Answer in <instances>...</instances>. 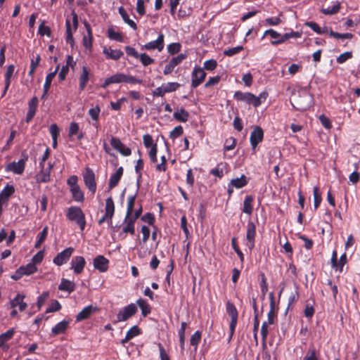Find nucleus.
Masks as SVG:
<instances>
[{
  "label": "nucleus",
  "instance_id": "a211bd4d",
  "mask_svg": "<svg viewBox=\"0 0 360 360\" xmlns=\"http://www.w3.org/2000/svg\"><path fill=\"white\" fill-rule=\"evenodd\" d=\"M186 58V55L181 53L177 56L172 58L168 64H167L163 70L165 75L170 74L174 69V68L180 64Z\"/></svg>",
  "mask_w": 360,
  "mask_h": 360
},
{
  "label": "nucleus",
  "instance_id": "774afa93",
  "mask_svg": "<svg viewBox=\"0 0 360 360\" xmlns=\"http://www.w3.org/2000/svg\"><path fill=\"white\" fill-rule=\"evenodd\" d=\"M181 44L179 43H172L167 46V51L170 54H175L180 51Z\"/></svg>",
  "mask_w": 360,
  "mask_h": 360
},
{
  "label": "nucleus",
  "instance_id": "dca6fc26",
  "mask_svg": "<svg viewBox=\"0 0 360 360\" xmlns=\"http://www.w3.org/2000/svg\"><path fill=\"white\" fill-rule=\"evenodd\" d=\"M276 319V314L274 310H269L268 312V319L266 321H264L261 328V335L262 337V340L264 342L269 333V325H272L274 323V321Z\"/></svg>",
  "mask_w": 360,
  "mask_h": 360
},
{
  "label": "nucleus",
  "instance_id": "cd10ccee",
  "mask_svg": "<svg viewBox=\"0 0 360 360\" xmlns=\"http://www.w3.org/2000/svg\"><path fill=\"white\" fill-rule=\"evenodd\" d=\"M89 80V71L86 66L82 67V73L79 77V89L83 91Z\"/></svg>",
  "mask_w": 360,
  "mask_h": 360
},
{
  "label": "nucleus",
  "instance_id": "f03ea898",
  "mask_svg": "<svg viewBox=\"0 0 360 360\" xmlns=\"http://www.w3.org/2000/svg\"><path fill=\"white\" fill-rule=\"evenodd\" d=\"M268 97L266 91H262L258 96L250 92L237 91L233 94V98L238 101L244 102L248 105H252L255 108L259 107Z\"/></svg>",
  "mask_w": 360,
  "mask_h": 360
},
{
  "label": "nucleus",
  "instance_id": "e2e57ef3",
  "mask_svg": "<svg viewBox=\"0 0 360 360\" xmlns=\"http://www.w3.org/2000/svg\"><path fill=\"white\" fill-rule=\"evenodd\" d=\"M44 257V252L42 250L39 251L37 254H35L32 258L30 263H33L34 265L37 266V264H40L43 260Z\"/></svg>",
  "mask_w": 360,
  "mask_h": 360
},
{
  "label": "nucleus",
  "instance_id": "7c9ffc66",
  "mask_svg": "<svg viewBox=\"0 0 360 360\" xmlns=\"http://www.w3.org/2000/svg\"><path fill=\"white\" fill-rule=\"evenodd\" d=\"M118 11L124 22L127 23L130 27H131L134 30H136L137 25L135 22H134L132 20L129 18V16L127 11L122 6H120L118 9Z\"/></svg>",
  "mask_w": 360,
  "mask_h": 360
},
{
  "label": "nucleus",
  "instance_id": "0eeeda50",
  "mask_svg": "<svg viewBox=\"0 0 360 360\" xmlns=\"http://www.w3.org/2000/svg\"><path fill=\"white\" fill-rule=\"evenodd\" d=\"M82 176L85 186L89 191L94 194L96 191V182L94 171L91 168L86 167Z\"/></svg>",
  "mask_w": 360,
  "mask_h": 360
},
{
  "label": "nucleus",
  "instance_id": "a18cd8bd",
  "mask_svg": "<svg viewBox=\"0 0 360 360\" xmlns=\"http://www.w3.org/2000/svg\"><path fill=\"white\" fill-rule=\"evenodd\" d=\"M347 262V255L346 253L342 254L339 260L336 261L335 265H332V267L334 268L336 271H339L342 272L343 270V267Z\"/></svg>",
  "mask_w": 360,
  "mask_h": 360
},
{
  "label": "nucleus",
  "instance_id": "39448f33",
  "mask_svg": "<svg viewBox=\"0 0 360 360\" xmlns=\"http://www.w3.org/2000/svg\"><path fill=\"white\" fill-rule=\"evenodd\" d=\"M137 312V307L136 304L131 303L121 309L117 316L114 323L127 321Z\"/></svg>",
  "mask_w": 360,
  "mask_h": 360
},
{
  "label": "nucleus",
  "instance_id": "473e14b6",
  "mask_svg": "<svg viewBox=\"0 0 360 360\" xmlns=\"http://www.w3.org/2000/svg\"><path fill=\"white\" fill-rule=\"evenodd\" d=\"M123 174V168L120 167L115 173H113L109 180V187L112 188L116 186Z\"/></svg>",
  "mask_w": 360,
  "mask_h": 360
},
{
  "label": "nucleus",
  "instance_id": "37998d69",
  "mask_svg": "<svg viewBox=\"0 0 360 360\" xmlns=\"http://www.w3.org/2000/svg\"><path fill=\"white\" fill-rule=\"evenodd\" d=\"M226 311L231 316V320H238V311L233 303L230 302L226 303Z\"/></svg>",
  "mask_w": 360,
  "mask_h": 360
},
{
  "label": "nucleus",
  "instance_id": "9b49d317",
  "mask_svg": "<svg viewBox=\"0 0 360 360\" xmlns=\"http://www.w3.org/2000/svg\"><path fill=\"white\" fill-rule=\"evenodd\" d=\"M40 171L35 175V179L37 183H48L51 181V172L53 165L48 163L47 167H40Z\"/></svg>",
  "mask_w": 360,
  "mask_h": 360
},
{
  "label": "nucleus",
  "instance_id": "bf43d9fd",
  "mask_svg": "<svg viewBox=\"0 0 360 360\" xmlns=\"http://www.w3.org/2000/svg\"><path fill=\"white\" fill-rule=\"evenodd\" d=\"M231 245H232L233 249L236 252V253L239 257L240 262H244V255H243V253L242 252V251L239 249V248L237 245L236 238H232Z\"/></svg>",
  "mask_w": 360,
  "mask_h": 360
},
{
  "label": "nucleus",
  "instance_id": "aec40b11",
  "mask_svg": "<svg viewBox=\"0 0 360 360\" xmlns=\"http://www.w3.org/2000/svg\"><path fill=\"white\" fill-rule=\"evenodd\" d=\"M25 297L24 295L18 293L13 299L11 300L10 307H18L20 311H23L27 307V304L24 301Z\"/></svg>",
  "mask_w": 360,
  "mask_h": 360
},
{
  "label": "nucleus",
  "instance_id": "5701e85b",
  "mask_svg": "<svg viewBox=\"0 0 360 360\" xmlns=\"http://www.w3.org/2000/svg\"><path fill=\"white\" fill-rule=\"evenodd\" d=\"M124 73H116L108 78H106L102 84L103 88H106L112 84H119L124 82Z\"/></svg>",
  "mask_w": 360,
  "mask_h": 360
},
{
  "label": "nucleus",
  "instance_id": "13d9d810",
  "mask_svg": "<svg viewBox=\"0 0 360 360\" xmlns=\"http://www.w3.org/2000/svg\"><path fill=\"white\" fill-rule=\"evenodd\" d=\"M38 32L41 36L51 37V31L49 26L44 25V22H41L39 26Z\"/></svg>",
  "mask_w": 360,
  "mask_h": 360
},
{
  "label": "nucleus",
  "instance_id": "423d86ee",
  "mask_svg": "<svg viewBox=\"0 0 360 360\" xmlns=\"http://www.w3.org/2000/svg\"><path fill=\"white\" fill-rule=\"evenodd\" d=\"M165 47V35L162 33H159L158 38L155 40L149 41L141 46L142 50L155 51L161 52Z\"/></svg>",
  "mask_w": 360,
  "mask_h": 360
},
{
  "label": "nucleus",
  "instance_id": "49530a36",
  "mask_svg": "<svg viewBox=\"0 0 360 360\" xmlns=\"http://www.w3.org/2000/svg\"><path fill=\"white\" fill-rule=\"evenodd\" d=\"M329 35L337 39H350L353 37V34L351 33H338L330 30L329 31Z\"/></svg>",
  "mask_w": 360,
  "mask_h": 360
},
{
  "label": "nucleus",
  "instance_id": "c85d7f7f",
  "mask_svg": "<svg viewBox=\"0 0 360 360\" xmlns=\"http://www.w3.org/2000/svg\"><path fill=\"white\" fill-rule=\"evenodd\" d=\"M254 197L252 195H246L242 207V212L243 213L247 214L248 215H251L253 211V203Z\"/></svg>",
  "mask_w": 360,
  "mask_h": 360
},
{
  "label": "nucleus",
  "instance_id": "864d4df0",
  "mask_svg": "<svg viewBox=\"0 0 360 360\" xmlns=\"http://www.w3.org/2000/svg\"><path fill=\"white\" fill-rule=\"evenodd\" d=\"M201 339V333L199 330H197L193 334L191 337V345L195 347V349L197 348L198 345L199 344Z\"/></svg>",
  "mask_w": 360,
  "mask_h": 360
},
{
  "label": "nucleus",
  "instance_id": "4be33fe9",
  "mask_svg": "<svg viewBox=\"0 0 360 360\" xmlns=\"http://www.w3.org/2000/svg\"><path fill=\"white\" fill-rule=\"evenodd\" d=\"M39 101L38 98L34 96L33 97L28 103L29 110L26 115V122H30L37 112Z\"/></svg>",
  "mask_w": 360,
  "mask_h": 360
},
{
  "label": "nucleus",
  "instance_id": "7ed1b4c3",
  "mask_svg": "<svg viewBox=\"0 0 360 360\" xmlns=\"http://www.w3.org/2000/svg\"><path fill=\"white\" fill-rule=\"evenodd\" d=\"M135 199L136 194L130 195L128 198L127 210L122 227V231L124 233H129L131 235H134L135 233L134 223L136 221L131 218V211L133 210Z\"/></svg>",
  "mask_w": 360,
  "mask_h": 360
},
{
  "label": "nucleus",
  "instance_id": "412c9836",
  "mask_svg": "<svg viewBox=\"0 0 360 360\" xmlns=\"http://www.w3.org/2000/svg\"><path fill=\"white\" fill-rule=\"evenodd\" d=\"M70 322L71 319H64L62 321L58 323L54 327L52 328L51 334L56 336L59 334L65 333Z\"/></svg>",
  "mask_w": 360,
  "mask_h": 360
},
{
  "label": "nucleus",
  "instance_id": "c03bdc74",
  "mask_svg": "<svg viewBox=\"0 0 360 360\" xmlns=\"http://www.w3.org/2000/svg\"><path fill=\"white\" fill-rule=\"evenodd\" d=\"M15 70L14 65H10L8 66L6 72L5 73V84L6 89H8L11 84V79L13 75Z\"/></svg>",
  "mask_w": 360,
  "mask_h": 360
},
{
  "label": "nucleus",
  "instance_id": "3c124183",
  "mask_svg": "<svg viewBox=\"0 0 360 360\" xmlns=\"http://www.w3.org/2000/svg\"><path fill=\"white\" fill-rule=\"evenodd\" d=\"M314 194V206L315 209H317L321 202V195L319 192V188L317 186H314L313 189Z\"/></svg>",
  "mask_w": 360,
  "mask_h": 360
},
{
  "label": "nucleus",
  "instance_id": "6e6d98bb",
  "mask_svg": "<svg viewBox=\"0 0 360 360\" xmlns=\"http://www.w3.org/2000/svg\"><path fill=\"white\" fill-rule=\"evenodd\" d=\"M61 305L58 300H53L49 307L46 310V313L55 312L60 310Z\"/></svg>",
  "mask_w": 360,
  "mask_h": 360
},
{
  "label": "nucleus",
  "instance_id": "2f4dec72",
  "mask_svg": "<svg viewBox=\"0 0 360 360\" xmlns=\"http://www.w3.org/2000/svg\"><path fill=\"white\" fill-rule=\"evenodd\" d=\"M58 289L62 291L72 292L75 290V284L70 280L62 278Z\"/></svg>",
  "mask_w": 360,
  "mask_h": 360
},
{
  "label": "nucleus",
  "instance_id": "f257e3e1",
  "mask_svg": "<svg viewBox=\"0 0 360 360\" xmlns=\"http://www.w3.org/2000/svg\"><path fill=\"white\" fill-rule=\"evenodd\" d=\"M292 105L297 110L304 111L314 104V98L309 90L302 88L298 90L297 94L291 100Z\"/></svg>",
  "mask_w": 360,
  "mask_h": 360
},
{
  "label": "nucleus",
  "instance_id": "72a5a7b5",
  "mask_svg": "<svg viewBox=\"0 0 360 360\" xmlns=\"http://www.w3.org/2000/svg\"><path fill=\"white\" fill-rule=\"evenodd\" d=\"M70 191L75 202H82L84 200V194L79 186L70 188Z\"/></svg>",
  "mask_w": 360,
  "mask_h": 360
},
{
  "label": "nucleus",
  "instance_id": "338daca9",
  "mask_svg": "<svg viewBox=\"0 0 360 360\" xmlns=\"http://www.w3.org/2000/svg\"><path fill=\"white\" fill-rule=\"evenodd\" d=\"M352 57V53L350 51L345 52L342 54H340L337 58V62L340 64L344 63L347 60L350 59Z\"/></svg>",
  "mask_w": 360,
  "mask_h": 360
},
{
  "label": "nucleus",
  "instance_id": "4c0bfd02",
  "mask_svg": "<svg viewBox=\"0 0 360 360\" xmlns=\"http://www.w3.org/2000/svg\"><path fill=\"white\" fill-rule=\"evenodd\" d=\"M340 4L339 2H335L331 6L321 8V12L324 15H334L340 11Z\"/></svg>",
  "mask_w": 360,
  "mask_h": 360
},
{
  "label": "nucleus",
  "instance_id": "f704fd0d",
  "mask_svg": "<svg viewBox=\"0 0 360 360\" xmlns=\"http://www.w3.org/2000/svg\"><path fill=\"white\" fill-rule=\"evenodd\" d=\"M105 210V217H109V219L111 220L115 212V205L111 197H109L106 199Z\"/></svg>",
  "mask_w": 360,
  "mask_h": 360
},
{
  "label": "nucleus",
  "instance_id": "4468645a",
  "mask_svg": "<svg viewBox=\"0 0 360 360\" xmlns=\"http://www.w3.org/2000/svg\"><path fill=\"white\" fill-rule=\"evenodd\" d=\"M25 168V160L20 159L18 162H12L5 167L7 172H11L15 174H22Z\"/></svg>",
  "mask_w": 360,
  "mask_h": 360
},
{
  "label": "nucleus",
  "instance_id": "20e7f679",
  "mask_svg": "<svg viewBox=\"0 0 360 360\" xmlns=\"http://www.w3.org/2000/svg\"><path fill=\"white\" fill-rule=\"evenodd\" d=\"M67 218L72 221H75L80 228L81 231H83L86 226L85 215L82 209L77 206H71L68 209L66 213Z\"/></svg>",
  "mask_w": 360,
  "mask_h": 360
},
{
  "label": "nucleus",
  "instance_id": "4d7b16f0",
  "mask_svg": "<svg viewBox=\"0 0 360 360\" xmlns=\"http://www.w3.org/2000/svg\"><path fill=\"white\" fill-rule=\"evenodd\" d=\"M243 49L242 46H237L236 47L230 48L224 51V54L226 56H233Z\"/></svg>",
  "mask_w": 360,
  "mask_h": 360
},
{
  "label": "nucleus",
  "instance_id": "5fc2aeb1",
  "mask_svg": "<svg viewBox=\"0 0 360 360\" xmlns=\"http://www.w3.org/2000/svg\"><path fill=\"white\" fill-rule=\"evenodd\" d=\"M101 109L98 105L91 108L89 110V115L94 121H98Z\"/></svg>",
  "mask_w": 360,
  "mask_h": 360
},
{
  "label": "nucleus",
  "instance_id": "8fccbe9b",
  "mask_svg": "<svg viewBox=\"0 0 360 360\" xmlns=\"http://www.w3.org/2000/svg\"><path fill=\"white\" fill-rule=\"evenodd\" d=\"M108 37L111 40H115L119 42L123 41V37L121 35V34L117 32H115L111 28L108 29Z\"/></svg>",
  "mask_w": 360,
  "mask_h": 360
},
{
  "label": "nucleus",
  "instance_id": "603ef678",
  "mask_svg": "<svg viewBox=\"0 0 360 360\" xmlns=\"http://www.w3.org/2000/svg\"><path fill=\"white\" fill-rule=\"evenodd\" d=\"M149 1L150 0H137L136 10L140 15L142 16L146 14L145 3Z\"/></svg>",
  "mask_w": 360,
  "mask_h": 360
},
{
  "label": "nucleus",
  "instance_id": "f8f14e48",
  "mask_svg": "<svg viewBox=\"0 0 360 360\" xmlns=\"http://www.w3.org/2000/svg\"><path fill=\"white\" fill-rule=\"evenodd\" d=\"M70 264V269L75 274L79 275L82 273L86 265V261L82 256H75L72 258Z\"/></svg>",
  "mask_w": 360,
  "mask_h": 360
},
{
  "label": "nucleus",
  "instance_id": "b1692460",
  "mask_svg": "<svg viewBox=\"0 0 360 360\" xmlns=\"http://www.w3.org/2000/svg\"><path fill=\"white\" fill-rule=\"evenodd\" d=\"M59 67H60V65H58L55 70L49 73L46 77V79H45V82H44V93H43V95L41 96L42 98H44L46 94H48V91L50 89V86H51V82H52V80L53 79V78L56 77L58 70H59Z\"/></svg>",
  "mask_w": 360,
  "mask_h": 360
},
{
  "label": "nucleus",
  "instance_id": "de8ad7c7",
  "mask_svg": "<svg viewBox=\"0 0 360 360\" xmlns=\"http://www.w3.org/2000/svg\"><path fill=\"white\" fill-rule=\"evenodd\" d=\"M162 85L164 88L165 94L175 91L180 86V84H179L177 82H167V83H164Z\"/></svg>",
  "mask_w": 360,
  "mask_h": 360
},
{
  "label": "nucleus",
  "instance_id": "c9c22d12",
  "mask_svg": "<svg viewBox=\"0 0 360 360\" xmlns=\"http://www.w3.org/2000/svg\"><path fill=\"white\" fill-rule=\"evenodd\" d=\"M173 116L175 120L181 122H186L188 120L189 113L184 108H181L174 112Z\"/></svg>",
  "mask_w": 360,
  "mask_h": 360
},
{
  "label": "nucleus",
  "instance_id": "ddd939ff",
  "mask_svg": "<svg viewBox=\"0 0 360 360\" xmlns=\"http://www.w3.org/2000/svg\"><path fill=\"white\" fill-rule=\"evenodd\" d=\"M264 132L261 127H255L251 132L250 141L252 148L253 153H255L257 145L262 141Z\"/></svg>",
  "mask_w": 360,
  "mask_h": 360
},
{
  "label": "nucleus",
  "instance_id": "58836bf2",
  "mask_svg": "<svg viewBox=\"0 0 360 360\" xmlns=\"http://www.w3.org/2000/svg\"><path fill=\"white\" fill-rule=\"evenodd\" d=\"M136 303L141 309V314L143 316H146L150 313L151 308L145 300L140 298L136 301Z\"/></svg>",
  "mask_w": 360,
  "mask_h": 360
},
{
  "label": "nucleus",
  "instance_id": "6e6552de",
  "mask_svg": "<svg viewBox=\"0 0 360 360\" xmlns=\"http://www.w3.org/2000/svg\"><path fill=\"white\" fill-rule=\"evenodd\" d=\"M206 72L200 67H195L191 73V86L197 88L205 79Z\"/></svg>",
  "mask_w": 360,
  "mask_h": 360
},
{
  "label": "nucleus",
  "instance_id": "1a4fd4ad",
  "mask_svg": "<svg viewBox=\"0 0 360 360\" xmlns=\"http://www.w3.org/2000/svg\"><path fill=\"white\" fill-rule=\"evenodd\" d=\"M72 247L67 248L62 252H59L53 259V262L58 266H60L68 262L74 252Z\"/></svg>",
  "mask_w": 360,
  "mask_h": 360
},
{
  "label": "nucleus",
  "instance_id": "f3484780",
  "mask_svg": "<svg viewBox=\"0 0 360 360\" xmlns=\"http://www.w3.org/2000/svg\"><path fill=\"white\" fill-rule=\"evenodd\" d=\"M110 144L115 150L124 156H129L131 153V149L123 144L117 138L112 137L110 139Z\"/></svg>",
  "mask_w": 360,
  "mask_h": 360
},
{
  "label": "nucleus",
  "instance_id": "0e129e2a",
  "mask_svg": "<svg viewBox=\"0 0 360 360\" xmlns=\"http://www.w3.org/2000/svg\"><path fill=\"white\" fill-rule=\"evenodd\" d=\"M49 296V292L48 291L43 292V293L39 295L37 298V307L39 309H41V307L44 304L45 301Z\"/></svg>",
  "mask_w": 360,
  "mask_h": 360
},
{
  "label": "nucleus",
  "instance_id": "79ce46f5",
  "mask_svg": "<svg viewBox=\"0 0 360 360\" xmlns=\"http://www.w3.org/2000/svg\"><path fill=\"white\" fill-rule=\"evenodd\" d=\"M65 26H66V42L68 44H69L72 47L75 44V40L73 38L70 22L69 20H66Z\"/></svg>",
  "mask_w": 360,
  "mask_h": 360
},
{
  "label": "nucleus",
  "instance_id": "09e8293b",
  "mask_svg": "<svg viewBox=\"0 0 360 360\" xmlns=\"http://www.w3.org/2000/svg\"><path fill=\"white\" fill-rule=\"evenodd\" d=\"M138 58H139L141 63L143 66H148L149 65L154 63L155 62V60L146 53L139 54Z\"/></svg>",
  "mask_w": 360,
  "mask_h": 360
},
{
  "label": "nucleus",
  "instance_id": "6ab92c4d",
  "mask_svg": "<svg viewBox=\"0 0 360 360\" xmlns=\"http://www.w3.org/2000/svg\"><path fill=\"white\" fill-rule=\"evenodd\" d=\"M109 261L103 255H98L94 259V266L100 272H105L108 269Z\"/></svg>",
  "mask_w": 360,
  "mask_h": 360
},
{
  "label": "nucleus",
  "instance_id": "052dcab7",
  "mask_svg": "<svg viewBox=\"0 0 360 360\" xmlns=\"http://www.w3.org/2000/svg\"><path fill=\"white\" fill-rule=\"evenodd\" d=\"M143 141L144 146L148 148H150V149L151 148H153V146H157L156 143H153V139L152 136H150V134L143 135Z\"/></svg>",
  "mask_w": 360,
  "mask_h": 360
},
{
  "label": "nucleus",
  "instance_id": "bb28decb",
  "mask_svg": "<svg viewBox=\"0 0 360 360\" xmlns=\"http://www.w3.org/2000/svg\"><path fill=\"white\" fill-rule=\"evenodd\" d=\"M249 182V178L245 174H242L240 177H237L231 180L230 184L232 188L237 189L245 187Z\"/></svg>",
  "mask_w": 360,
  "mask_h": 360
},
{
  "label": "nucleus",
  "instance_id": "393cba45",
  "mask_svg": "<svg viewBox=\"0 0 360 360\" xmlns=\"http://www.w3.org/2000/svg\"><path fill=\"white\" fill-rule=\"evenodd\" d=\"M15 188L13 185L7 184L0 193V203L7 204L9 198L14 193Z\"/></svg>",
  "mask_w": 360,
  "mask_h": 360
},
{
  "label": "nucleus",
  "instance_id": "69168bd1",
  "mask_svg": "<svg viewBox=\"0 0 360 360\" xmlns=\"http://www.w3.org/2000/svg\"><path fill=\"white\" fill-rule=\"evenodd\" d=\"M79 130V126L77 122H72L70 124L68 136L72 137L76 135Z\"/></svg>",
  "mask_w": 360,
  "mask_h": 360
},
{
  "label": "nucleus",
  "instance_id": "e433bc0d",
  "mask_svg": "<svg viewBox=\"0 0 360 360\" xmlns=\"http://www.w3.org/2000/svg\"><path fill=\"white\" fill-rule=\"evenodd\" d=\"M84 25L86 27L88 35L84 36L83 45L86 49H89L92 46V32L90 25L88 23L85 22Z\"/></svg>",
  "mask_w": 360,
  "mask_h": 360
},
{
  "label": "nucleus",
  "instance_id": "2eb2a0df",
  "mask_svg": "<svg viewBox=\"0 0 360 360\" xmlns=\"http://www.w3.org/2000/svg\"><path fill=\"white\" fill-rule=\"evenodd\" d=\"M103 53L108 60H119L124 53L120 49H112L110 46H103Z\"/></svg>",
  "mask_w": 360,
  "mask_h": 360
},
{
  "label": "nucleus",
  "instance_id": "c756f323",
  "mask_svg": "<svg viewBox=\"0 0 360 360\" xmlns=\"http://www.w3.org/2000/svg\"><path fill=\"white\" fill-rule=\"evenodd\" d=\"M95 311V308L92 305L85 307L76 316L77 321H82L86 319Z\"/></svg>",
  "mask_w": 360,
  "mask_h": 360
},
{
  "label": "nucleus",
  "instance_id": "9d476101",
  "mask_svg": "<svg viewBox=\"0 0 360 360\" xmlns=\"http://www.w3.org/2000/svg\"><path fill=\"white\" fill-rule=\"evenodd\" d=\"M256 236V226L252 221L247 224L246 243L245 245L252 250L255 247V240Z\"/></svg>",
  "mask_w": 360,
  "mask_h": 360
},
{
  "label": "nucleus",
  "instance_id": "a878e982",
  "mask_svg": "<svg viewBox=\"0 0 360 360\" xmlns=\"http://www.w3.org/2000/svg\"><path fill=\"white\" fill-rule=\"evenodd\" d=\"M264 35H270L271 38L273 39L271 44L274 46L284 43V40H283V34L282 35L273 29L266 30Z\"/></svg>",
  "mask_w": 360,
  "mask_h": 360
},
{
  "label": "nucleus",
  "instance_id": "680f3d73",
  "mask_svg": "<svg viewBox=\"0 0 360 360\" xmlns=\"http://www.w3.org/2000/svg\"><path fill=\"white\" fill-rule=\"evenodd\" d=\"M203 65L205 70L212 71L217 68V62L214 59H210L205 61Z\"/></svg>",
  "mask_w": 360,
  "mask_h": 360
},
{
  "label": "nucleus",
  "instance_id": "ea45409f",
  "mask_svg": "<svg viewBox=\"0 0 360 360\" xmlns=\"http://www.w3.org/2000/svg\"><path fill=\"white\" fill-rule=\"evenodd\" d=\"M20 271H22L23 276H30L37 271V266L33 263H28L27 265L21 266Z\"/></svg>",
  "mask_w": 360,
  "mask_h": 360
},
{
  "label": "nucleus",
  "instance_id": "a19ab883",
  "mask_svg": "<svg viewBox=\"0 0 360 360\" xmlns=\"http://www.w3.org/2000/svg\"><path fill=\"white\" fill-rule=\"evenodd\" d=\"M306 26L311 28L314 32L317 34H321L328 32V28L324 27L321 28L316 22H307L305 23Z\"/></svg>",
  "mask_w": 360,
  "mask_h": 360
}]
</instances>
